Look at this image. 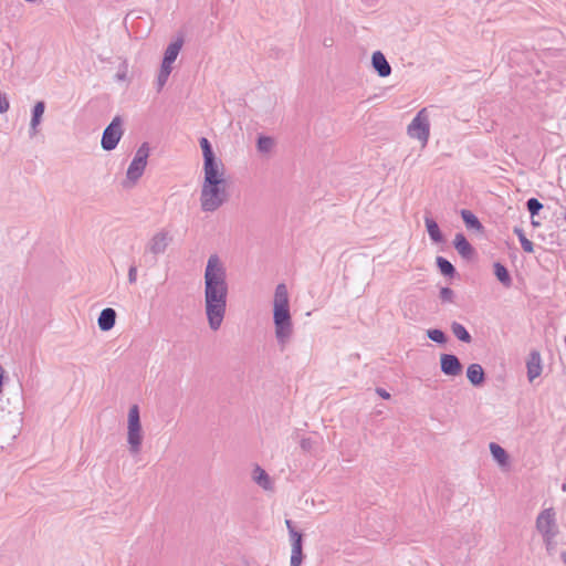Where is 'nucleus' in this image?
<instances>
[{
  "label": "nucleus",
  "mask_w": 566,
  "mask_h": 566,
  "mask_svg": "<svg viewBox=\"0 0 566 566\" xmlns=\"http://www.w3.org/2000/svg\"><path fill=\"white\" fill-rule=\"evenodd\" d=\"M171 242V235L167 230L157 231L147 242L146 251L159 255L163 254Z\"/></svg>",
  "instance_id": "nucleus-9"
},
{
  "label": "nucleus",
  "mask_w": 566,
  "mask_h": 566,
  "mask_svg": "<svg viewBox=\"0 0 566 566\" xmlns=\"http://www.w3.org/2000/svg\"><path fill=\"white\" fill-rule=\"evenodd\" d=\"M285 524H286V527L289 530V533L291 532V530H294L293 525H292V522L290 520H286L285 521Z\"/></svg>",
  "instance_id": "nucleus-41"
},
{
  "label": "nucleus",
  "mask_w": 566,
  "mask_h": 566,
  "mask_svg": "<svg viewBox=\"0 0 566 566\" xmlns=\"http://www.w3.org/2000/svg\"><path fill=\"white\" fill-rule=\"evenodd\" d=\"M199 200L203 212L217 211L228 200L227 186L201 182Z\"/></svg>",
  "instance_id": "nucleus-3"
},
{
  "label": "nucleus",
  "mask_w": 566,
  "mask_h": 566,
  "mask_svg": "<svg viewBox=\"0 0 566 566\" xmlns=\"http://www.w3.org/2000/svg\"><path fill=\"white\" fill-rule=\"evenodd\" d=\"M143 439V427H128L127 442L130 453L136 454L140 451Z\"/></svg>",
  "instance_id": "nucleus-13"
},
{
  "label": "nucleus",
  "mask_w": 566,
  "mask_h": 566,
  "mask_svg": "<svg viewBox=\"0 0 566 566\" xmlns=\"http://www.w3.org/2000/svg\"><path fill=\"white\" fill-rule=\"evenodd\" d=\"M536 530L542 535L543 542L549 549L555 544L558 534L556 513L553 509L543 510L536 518Z\"/></svg>",
  "instance_id": "nucleus-5"
},
{
  "label": "nucleus",
  "mask_w": 566,
  "mask_h": 566,
  "mask_svg": "<svg viewBox=\"0 0 566 566\" xmlns=\"http://www.w3.org/2000/svg\"><path fill=\"white\" fill-rule=\"evenodd\" d=\"M127 424H139V408L137 405L129 408Z\"/></svg>",
  "instance_id": "nucleus-30"
},
{
  "label": "nucleus",
  "mask_w": 566,
  "mask_h": 566,
  "mask_svg": "<svg viewBox=\"0 0 566 566\" xmlns=\"http://www.w3.org/2000/svg\"><path fill=\"white\" fill-rule=\"evenodd\" d=\"M273 323L275 338L284 349L293 336V322L290 312V297L285 284L276 285L273 298Z\"/></svg>",
  "instance_id": "nucleus-2"
},
{
  "label": "nucleus",
  "mask_w": 566,
  "mask_h": 566,
  "mask_svg": "<svg viewBox=\"0 0 566 566\" xmlns=\"http://www.w3.org/2000/svg\"><path fill=\"white\" fill-rule=\"evenodd\" d=\"M116 322V312L114 308H104L97 319V324L101 331L107 332L112 329Z\"/></svg>",
  "instance_id": "nucleus-15"
},
{
  "label": "nucleus",
  "mask_w": 566,
  "mask_h": 566,
  "mask_svg": "<svg viewBox=\"0 0 566 566\" xmlns=\"http://www.w3.org/2000/svg\"><path fill=\"white\" fill-rule=\"evenodd\" d=\"M542 373V359L537 352H533L527 360V378L533 381Z\"/></svg>",
  "instance_id": "nucleus-16"
},
{
  "label": "nucleus",
  "mask_w": 566,
  "mask_h": 566,
  "mask_svg": "<svg viewBox=\"0 0 566 566\" xmlns=\"http://www.w3.org/2000/svg\"><path fill=\"white\" fill-rule=\"evenodd\" d=\"M461 217L469 228L478 229L480 230L482 228L481 222L479 219L469 210H462Z\"/></svg>",
  "instance_id": "nucleus-26"
},
{
  "label": "nucleus",
  "mask_w": 566,
  "mask_h": 566,
  "mask_svg": "<svg viewBox=\"0 0 566 566\" xmlns=\"http://www.w3.org/2000/svg\"><path fill=\"white\" fill-rule=\"evenodd\" d=\"M560 559H562L563 564L566 566V552H563L560 554Z\"/></svg>",
  "instance_id": "nucleus-42"
},
{
  "label": "nucleus",
  "mask_w": 566,
  "mask_h": 566,
  "mask_svg": "<svg viewBox=\"0 0 566 566\" xmlns=\"http://www.w3.org/2000/svg\"><path fill=\"white\" fill-rule=\"evenodd\" d=\"M149 145L147 143H143L138 149L136 150L133 160L130 161L124 180L122 181V186L124 189H132L136 186L140 177L144 175L147 160L149 157Z\"/></svg>",
  "instance_id": "nucleus-4"
},
{
  "label": "nucleus",
  "mask_w": 566,
  "mask_h": 566,
  "mask_svg": "<svg viewBox=\"0 0 566 566\" xmlns=\"http://www.w3.org/2000/svg\"><path fill=\"white\" fill-rule=\"evenodd\" d=\"M182 44H184V40L181 38H178L174 42H171L167 46V49L164 53V60H167V61H170L174 63L182 48Z\"/></svg>",
  "instance_id": "nucleus-21"
},
{
  "label": "nucleus",
  "mask_w": 566,
  "mask_h": 566,
  "mask_svg": "<svg viewBox=\"0 0 566 566\" xmlns=\"http://www.w3.org/2000/svg\"><path fill=\"white\" fill-rule=\"evenodd\" d=\"M44 112H45V103L43 101L36 102L32 108V115H31L30 127H29L30 137H34L39 133V127L41 125Z\"/></svg>",
  "instance_id": "nucleus-11"
},
{
  "label": "nucleus",
  "mask_w": 566,
  "mask_h": 566,
  "mask_svg": "<svg viewBox=\"0 0 566 566\" xmlns=\"http://www.w3.org/2000/svg\"><path fill=\"white\" fill-rule=\"evenodd\" d=\"M199 144H200V147L202 150L203 163H208V161L218 159V157L216 156V154L212 149L210 142L206 137H201L199 140Z\"/></svg>",
  "instance_id": "nucleus-23"
},
{
  "label": "nucleus",
  "mask_w": 566,
  "mask_h": 566,
  "mask_svg": "<svg viewBox=\"0 0 566 566\" xmlns=\"http://www.w3.org/2000/svg\"><path fill=\"white\" fill-rule=\"evenodd\" d=\"M376 392L382 399H389L390 398V394L387 390H385L384 388H377Z\"/></svg>",
  "instance_id": "nucleus-40"
},
{
  "label": "nucleus",
  "mask_w": 566,
  "mask_h": 566,
  "mask_svg": "<svg viewBox=\"0 0 566 566\" xmlns=\"http://www.w3.org/2000/svg\"><path fill=\"white\" fill-rule=\"evenodd\" d=\"M169 75V73L159 70V73L156 78V86L158 92H160L163 87L166 85Z\"/></svg>",
  "instance_id": "nucleus-32"
},
{
  "label": "nucleus",
  "mask_w": 566,
  "mask_h": 566,
  "mask_svg": "<svg viewBox=\"0 0 566 566\" xmlns=\"http://www.w3.org/2000/svg\"><path fill=\"white\" fill-rule=\"evenodd\" d=\"M427 336L438 344H444L447 342V336L441 329H428Z\"/></svg>",
  "instance_id": "nucleus-29"
},
{
  "label": "nucleus",
  "mask_w": 566,
  "mask_h": 566,
  "mask_svg": "<svg viewBox=\"0 0 566 566\" xmlns=\"http://www.w3.org/2000/svg\"><path fill=\"white\" fill-rule=\"evenodd\" d=\"M454 248L463 258H471L473 254V248L462 233L455 234Z\"/></svg>",
  "instance_id": "nucleus-18"
},
{
  "label": "nucleus",
  "mask_w": 566,
  "mask_h": 566,
  "mask_svg": "<svg viewBox=\"0 0 566 566\" xmlns=\"http://www.w3.org/2000/svg\"><path fill=\"white\" fill-rule=\"evenodd\" d=\"M303 560L302 545H293L291 549L290 566H301Z\"/></svg>",
  "instance_id": "nucleus-28"
},
{
  "label": "nucleus",
  "mask_w": 566,
  "mask_h": 566,
  "mask_svg": "<svg viewBox=\"0 0 566 566\" xmlns=\"http://www.w3.org/2000/svg\"><path fill=\"white\" fill-rule=\"evenodd\" d=\"M127 77V66L123 65L118 72L116 73V80L117 81H125Z\"/></svg>",
  "instance_id": "nucleus-38"
},
{
  "label": "nucleus",
  "mask_w": 566,
  "mask_h": 566,
  "mask_svg": "<svg viewBox=\"0 0 566 566\" xmlns=\"http://www.w3.org/2000/svg\"><path fill=\"white\" fill-rule=\"evenodd\" d=\"M407 134L410 138L420 142L424 148L430 137V116L427 108L420 109L407 127Z\"/></svg>",
  "instance_id": "nucleus-6"
},
{
  "label": "nucleus",
  "mask_w": 566,
  "mask_h": 566,
  "mask_svg": "<svg viewBox=\"0 0 566 566\" xmlns=\"http://www.w3.org/2000/svg\"><path fill=\"white\" fill-rule=\"evenodd\" d=\"M172 64H174L172 62L163 59L160 71H164V72H167L170 74L172 71Z\"/></svg>",
  "instance_id": "nucleus-39"
},
{
  "label": "nucleus",
  "mask_w": 566,
  "mask_h": 566,
  "mask_svg": "<svg viewBox=\"0 0 566 566\" xmlns=\"http://www.w3.org/2000/svg\"><path fill=\"white\" fill-rule=\"evenodd\" d=\"M123 133V120L119 116H116L103 132L101 140L102 148L107 151L115 149Z\"/></svg>",
  "instance_id": "nucleus-8"
},
{
  "label": "nucleus",
  "mask_w": 566,
  "mask_h": 566,
  "mask_svg": "<svg viewBox=\"0 0 566 566\" xmlns=\"http://www.w3.org/2000/svg\"><path fill=\"white\" fill-rule=\"evenodd\" d=\"M489 448H490L491 454H492L493 459L496 461V463L502 469H506L510 464L507 452L500 444H497L495 442H491Z\"/></svg>",
  "instance_id": "nucleus-17"
},
{
  "label": "nucleus",
  "mask_w": 566,
  "mask_h": 566,
  "mask_svg": "<svg viewBox=\"0 0 566 566\" xmlns=\"http://www.w3.org/2000/svg\"><path fill=\"white\" fill-rule=\"evenodd\" d=\"M494 274L496 276V279L505 286H510L511 285V276L509 274V271L506 270V268L504 265H502L501 263L496 262L494 264Z\"/></svg>",
  "instance_id": "nucleus-24"
},
{
  "label": "nucleus",
  "mask_w": 566,
  "mask_h": 566,
  "mask_svg": "<svg viewBox=\"0 0 566 566\" xmlns=\"http://www.w3.org/2000/svg\"><path fill=\"white\" fill-rule=\"evenodd\" d=\"M251 478L264 491H273L274 481L260 465H255L251 472Z\"/></svg>",
  "instance_id": "nucleus-12"
},
{
  "label": "nucleus",
  "mask_w": 566,
  "mask_h": 566,
  "mask_svg": "<svg viewBox=\"0 0 566 566\" xmlns=\"http://www.w3.org/2000/svg\"><path fill=\"white\" fill-rule=\"evenodd\" d=\"M8 98L0 92V114L6 113L9 109Z\"/></svg>",
  "instance_id": "nucleus-36"
},
{
  "label": "nucleus",
  "mask_w": 566,
  "mask_h": 566,
  "mask_svg": "<svg viewBox=\"0 0 566 566\" xmlns=\"http://www.w3.org/2000/svg\"><path fill=\"white\" fill-rule=\"evenodd\" d=\"M371 64L374 70L381 77H387L391 73V66L380 51H376L371 55Z\"/></svg>",
  "instance_id": "nucleus-14"
},
{
  "label": "nucleus",
  "mask_w": 566,
  "mask_h": 566,
  "mask_svg": "<svg viewBox=\"0 0 566 566\" xmlns=\"http://www.w3.org/2000/svg\"><path fill=\"white\" fill-rule=\"evenodd\" d=\"M451 329H452L453 335L459 340L464 342V343H470L471 342V339H472L471 335H470V333L467 331V328L462 324L454 322L451 325Z\"/></svg>",
  "instance_id": "nucleus-25"
},
{
  "label": "nucleus",
  "mask_w": 566,
  "mask_h": 566,
  "mask_svg": "<svg viewBox=\"0 0 566 566\" xmlns=\"http://www.w3.org/2000/svg\"><path fill=\"white\" fill-rule=\"evenodd\" d=\"M128 281L130 284H134L137 281V268L135 265H132L128 270Z\"/></svg>",
  "instance_id": "nucleus-37"
},
{
  "label": "nucleus",
  "mask_w": 566,
  "mask_h": 566,
  "mask_svg": "<svg viewBox=\"0 0 566 566\" xmlns=\"http://www.w3.org/2000/svg\"><path fill=\"white\" fill-rule=\"evenodd\" d=\"M290 534V539H291V546L293 547V545H302V534L295 530H291V532L289 533Z\"/></svg>",
  "instance_id": "nucleus-34"
},
{
  "label": "nucleus",
  "mask_w": 566,
  "mask_h": 566,
  "mask_svg": "<svg viewBox=\"0 0 566 566\" xmlns=\"http://www.w3.org/2000/svg\"><path fill=\"white\" fill-rule=\"evenodd\" d=\"M228 294L227 265L217 253L210 254L203 273V306L208 326L212 332L222 326Z\"/></svg>",
  "instance_id": "nucleus-1"
},
{
  "label": "nucleus",
  "mask_w": 566,
  "mask_h": 566,
  "mask_svg": "<svg viewBox=\"0 0 566 566\" xmlns=\"http://www.w3.org/2000/svg\"><path fill=\"white\" fill-rule=\"evenodd\" d=\"M440 298L443 302H451L453 298V291L449 287H442L440 291Z\"/></svg>",
  "instance_id": "nucleus-35"
},
{
  "label": "nucleus",
  "mask_w": 566,
  "mask_h": 566,
  "mask_svg": "<svg viewBox=\"0 0 566 566\" xmlns=\"http://www.w3.org/2000/svg\"><path fill=\"white\" fill-rule=\"evenodd\" d=\"M441 371L447 376H458L462 371V365L459 358L452 354H442L440 356Z\"/></svg>",
  "instance_id": "nucleus-10"
},
{
  "label": "nucleus",
  "mask_w": 566,
  "mask_h": 566,
  "mask_svg": "<svg viewBox=\"0 0 566 566\" xmlns=\"http://www.w3.org/2000/svg\"><path fill=\"white\" fill-rule=\"evenodd\" d=\"M518 237H520V242H521V245H522L523 250H524L525 252H528V253L533 252V243H532V241H530V240H528V239L523 234V232H522V231H520Z\"/></svg>",
  "instance_id": "nucleus-33"
},
{
  "label": "nucleus",
  "mask_w": 566,
  "mask_h": 566,
  "mask_svg": "<svg viewBox=\"0 0 566 566\" xmlns=\"http://www.w3.org/2000/svg\"><path fill=\"white\" fill-rule=\"evenodd\" d=\"M467 377L472 385H481L484 381V371L481 365L471 364L467 369Z\"/></svg>",
  "instance_id": "nucleus-19"
},
{
  "label": "nucleus",
  "mask_w": 566,
  "mask_h": 566,
  "mask_svg": "<svg viewBox=\"0 0 566 566\" xmlns=\"http://www.w3.org/2000/svg\"><path fill=\"white\" fill-rule=\"evenodd\" d=\"M437 265L443 275L452 276L455 272L454 266L444 258H437Z\"/></svg>",
  "instance_id": "nucleus-27"
},
{
  "label": "nucleus",
  "mask_w": 566,
  "mask_h": 566,
  "mask_svg": "<svg viewBox=\"0 0 566 566\" xmlns=\"http://www.w3.org/2000/svg\"><path fill=\"white\" fill-rule=\"evenodd\" d=\"M424 224L430 239L436 243L443 241V235L439 229L438 223L430 217H424Z\"/></svg>",
  "instance_id": "nucleus-20"
},
{
  "label": "nucleus",
  "mask_w": 566,
  "mask_h": 566,
  "mask_svg": "<svg viewBox=\"0 0 566 566\" xmlns=\"http://www.w3.org/2000/svg\"><path fill=\"white\" fill-rule=\"evenodd\" d=\"M526 206L531 216L537 214L539 210L543 208V205L536 198L528 199Z\"/></svg>",
  "instance_id": "nucleus-31"
},
{
  "label": "nucleus",
  "mask_w": 566,
  "mask_h": 566,
  "mask_svg": "<svg viewBox=\"0 0 566 566\" xmlns=\"http://www.w3.org/2000/svg\"><path fill=\"white\" fill-rule=\"evenodd\" d=\"M202 172V182L227 186V170L224 164L220 158L208 163H203Z\"/></svg>",
  "instance_id": "nucleus-7"
},
{
  "label": "nucleus",
  "mask_w": 566,
  "mask_h": 566,
  "mask_svg": "<svg viewBox=\"0 0 566 566\" xmlns=\"http://www.w3.org/2000/svg\"><path fill=\"white\" fill-rule=\"evenodd\" d=\"M275 147V139L270 136H259L256 149L261 154H270Z\"/></svg>",
  "instance_id": "nucleus-22"
}]
</instances>
